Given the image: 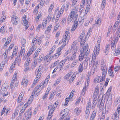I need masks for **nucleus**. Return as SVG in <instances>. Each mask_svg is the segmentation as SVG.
<instances>
[{
    "instance_id": "obj_52",
    "label": "nucleus",
    "mask_w": 120,
    "mask_h": 120,
    "mask_svg": "<svg viewBox=\"0 0 120 120\" xmlns=\"http://www.w3.org/2000/svg\"><path fill=\"white\" fill-rule=\"evenodd\" d=\"M61 80L60 79H58L56 81L55 83L54 84V85L56 86L59 83Z\"/></svg>"
},
{
    "instance_id": "obj_41",
    "label": "nucleus",
    "mask_w": 120,
    "mask_h": 120,
    "mask_svg": "<svg viewBox=\"0 0 120 120\" xmlns=\"http://www.w3.org/2000/svg\"><path fill=\"white\" fill-rule=\"evenodd\" d=\"M4 64L5 63L4 62L1 63L0 64V71H1L2 70Z\"/></svg>"
},
{
    "instance_id": "obj_60",
    "label": "nucleus",
    "mask_w": 120,
    "mask_h": 120,
    "mask_svg": "<svg viewBox=\"0 0 120 120\" xmlns=\"http://www.w3.org/2000/svg\"><path fill=\"white\" fill-rule=\"evenodd\" d=\"M120 67L119 66H116L114 68V69L115 72L117 71L120 70Z\"/></svg>"
},
{
    "instance_id": "obj_27",
    "label": "nucleus",
    "mask_w": 120,
    "mask_h": 120,
    "mask_svg": "<svg viewBox=\"0 0 120 120\" xmlns=\"http://www.w3.org/2000/svg\"><path fill=\"white\" fill-rule=\"evenodd\" d=\"M81 112V109L79 108H76L74 110V112H76L77 115H79Z\"/></svg>"
},
{
    "instance_id": "obj_5",
    "label": "nucleus",
    "mask_w": 120,
    "mask_h": 120,
    "mask_svg": "<svg viewBox=\"0 0 120 120\" xmlns=\"http://www.w3.org/2000/svg\"><path fill=\"white\" fill-rule=\"evenodd\" d=\"M68 30H66L65 32L63 37L64 41L63 44L58 49L57 51L61 53L62 52V50L64 47L68 43L70 38V34L69 33Z\"/></svg>"
},
{
    "instance_id": "obj_20",
    "label": "nucleus",
    "mask_w": 120,
    "mask_h": 120,
    "mask_svg": "<svg viewBox=\"0 0 120 120\" xmlns=\"http://www.w3.org/2000/svg\"><path fill=\"white\" fill-rule=\"evenodd\" d=\"M73 25L71 29V30L72 31H74L77 27L78 24V22L77 21L75 22Z\"/></svg>"
},
{
    "instance_id": "obj_64",
    "label": "nucleus",
    "mask_w": 120,
    "mask_h": 120,
    "mask_svg": "<svg viewBox=\"0 0 120 120\" xmlns=\"http://www.w3.org/2000/svg\"><path fill=\"white\" fill-rule=\"evenodd\" d=\"M55 94V93L54 91H52L50 95L49 98H52L54 95Z\"/></svg>"
},
{
    "instance_id": "obj_23",
    "label": "nucleus",
    "mask_w": 120,
    "mask_h": 120,
    "mask_svg": "<svg viewBox=\"0 0 120 120\" xmlns=\"http://www.w3.org/2000/svg\"><path fill=\"white\" fill-rule=\"evenodd\" d=\"M113 70L112 69L111 67H110L108 69V72L109 75L113 77L114 75L113 73Z\"/></svg>"
},
{
    "instance_id": "obj_30",
    "label": "nucleus",
    "mask_w": 120,
    "mask_h": 120,
    "mask_svg": "<svg viewBox=\"0 0 120 120\" xmlns=\"http://www.w3.org/2000/svg\"><path fill=\"white\" fill-rule=\"evenodd\" d=\"M83 63H81L79 67V72H82L83 70Z\"/></svg>"
},
{
    "instance_id": "obj_3",
    "label": "nucleus",
    "mask_w": 120,
    "mask_h": 120,
    "mask_svg": "<svg viewBox=\"0 0 120 120\" xmlns=\"http://www.w3.org/2000/svg\"><path fill=\"white\" fill-rule=\"evenodd\" d=\"M101 42L100 37H99L97 43L96 45L95 46L94 49L93 53V56L92 60L89 62L90 65H91L95 61L96 56L98 55L99 53L100 50V43Z\"/></svg>"
},
{
    "instance_id": "obj_24",
    "label": "nucleus",
    "mask_w": 120,
    "mask_h": 120,
    "mask_svg": "<svg viewBox=\"0 0 120 120\" xmlns=\"http://www.w3.org/2000/svg\"><path fill=\"white\" fill-rule=\"evenodd\" d=\"M91 31H92L91 29V28H90L89 29V30H88V32H87V34L88 35L87 36H86L85 37H84H84L85 38V39L84 40V41L85 42V40H86V38H87V37H88V35L89 36L90 35V34L91 33ZM84 32V36L85 34V32L84 31H83L82 32H82ZM82 34H82H81L80 35H81Z\"/></svg>"
},
{
    "instance_id": "obj_48",
    "label": "nucleus",
    "mask_w": 120,
    "mask_h": 120,
    "mask_svg": "<svg viewBox=\"0 0 120 120\" xmlns=\"http://www.w3.org/2000/svg\"><path fill=\"white\" fill-rule=\"evenodd\" d=\"M52 16V14H49L46 20H48L49 21L50 20Z\"/></svg>"
},
{
    "instance_id": "obj_19",
    "label": "nucleus",
    "mask_w": 120,
    "mask_h": 120,
    "mask_svg": "<svg viewBox=\"0 0 120 120\" xmlns=\"http://www.w3.org/2000/svg\"><path fill=\"white\" fill-rule=\"evenodd\" d=\"M96 111L97 110L96 109H94L91 116L90 120H93L94 119L96 114Z\"/></svg>"
},
{
    "instance_id": "obj_4",
    "label": "nucleus",
    "mask_w": 120,
    "mask_h": 120,
    "mask_svg": "<svg viewBox=\"0 0 120 120\" xmlns=\"http://www.w3.org/2000/svg\"><path fill=\"white\" fill-rule=\"evenodd\" d=\"M78 6H76L71 11L67 19V20L68 22H70L72 21L74 22L77 20L78 16L77 14L78 10Z\"/></svg>"
},
{
    "instance_id": "obj_49",
    "label": "nucleus",
    "mask_w": 120,
    "mask_h": 120,
    "mask_svg": "<svg viewBox=\"0 0 120 120\" xmlns=\"http://www.w3.org/2000/svg\"><path fill=\"white\" fill-rule=\"evenodd\" d=\"M6 17L5 16H2L0 20V22L2 23L4 21V20L6 19Z\"/></svg>"
},
{
    "instance_id": "obj_21",
    "label": "nucleus",
    "mask_w": 120,
    "mask_h": 120,
    "mask_svg": "<svg viewBox=\"0 0 120 120\" xmlns=\"http://www.w3.org/2000/svg\"><path fill=\"white\" fill-rule=\"evenodd\" d=\"M99 89L98 86H97L95 88V91L94 93V94L95 95V96L97 95L99 93Z\"/></svg>"
},
{
    "instance_id": "obj_29",
    "label": "nucleus",
    "mask_w": 120,
    "mask_h": 120,
    "mask_svg": "<svg viewBox=\"0 0 120 120\" xmlns=\"http://www.w3.org/2000/svg\"><path fill=\"white\" fill-rule=\"evenodd\" d=\"M28 82V80L25 79H23L21 83V85H25L26 86Z\"/></svg>"
},
{
    "instance_id": "obj_42",
    "label": "nucleus",
    "mask_w": 120,
    "mask_h": 120,
    "mask_svg": "<svg viewBox=\"0 0 120 120\" xmlns=\"http://www.w3.org/2000/svg\"><path fill=\"white\" fill-rule=\"evenodd\" d=\"M41 76H37V75L36 78L34 79V82H35V83H37V82H38L39 81Z\"/></svg>"
},
{
    "instance_id": "obj_54",
    "label": "nucleus",
    "mask_w": 120,
    "mask_h": 120,
    "mask_svg": "<svg viewBox=\"0 0 120 120\" xmlns=\"http://www.w3.org/2000/svg\"><path fill=\"white\" fill-rule=\"evenodd\" d=\"M21 43L22 45H25V44L26 43V41L25 39L24 38H23L21 39Z\"/></svg>"
},
{
    "instance_id": "obj_10",
    "label": "nucleus",
    "mask_w": 120,
    "mask_h": 120,
    "mask_svg": "<svg viewBox=\"0 0 120 120\" xmlns=\"http://www.w3.org/2000/svg\"><path fill=\"white\" fill-rule=\"evenodd\" d=\"M77 41H75L73 42L71 47V49L72 51H78L79 49V46L77 45Z\"/></svg>"
},
{
    "instance_id": "obj_7",
    "label": "nucleus",
    "mask_w": 120,
    "mask_h": 120,
    "mask_svg": "<svg viewBox=\"0 0 120 120\" xmlns=\"http://www.w3.org/2000/svg\"><path fill=\"white\" fill-rule=\"evenodd\" d=\"M58 104V101H56L52 105H50L48 107V109L49 110V112L48 116L47 118V120H50L52 116V114L54 111L56 109Z\"/></svg>"
},
{
    "instance_id": "obj_28",
    "label": "nucleus",
    "mask_w": 120,
    "mask_h": 120,
    "mask_svg": "<svg viewBox=\"0 0 120 120\" xmlns=\"http://www.w3.org/2000/svg\"><path fill=\"white\" fill-rule=\"evenodd\" d=\"M52 25H49L48 27L46 29L45 31L46 34H48L51 30L52 27Z\"/></svg>"
},
{
    "instance_id": "obj_47",
    "label": "nucleus",
    "mask_w": 120,
    "mask_h": 120,
    "mask_svg": "<svg viewBox=\"0 0 120 120\" xmlns=\"http://www.w3.org/2000/svg\"><path fill=\"white\" fill-rule=\"evenodd\" d=\"M43 56L42 55H41L40 56L39 58L38 59V62H40L43 59Z\"/></svg>"
},
{
    "instance_id": "obj_45",
    "label": "nucleus",
    "mask_w": 120,
    "mask_h": 120,
    "mask_svg": "<svg viewBox=\"0 0 120 120\" xmlns=\"http://www.w3.org/2000/svg\"><path fill=\"white\" fill-rule=\"evenodd\" d=\"M47 23V22L46 20H43L42 24V26H43V27L42 28L43 29L44 28L46 27Z\"/></svg>"
},
{
    "instance_id": "obj_43",
    "label": "nucleus",
    "mask_w": 120,
    "mask_h": 120,
    "mask_svg": "<svg viewBox=\"0 0 120 120\" xmlns=\"http://www.w3.org/2000/svg\"><path fill=\"white\" fill-rule=\"evenodd\" d=\"M18 74V71H16L13 75V77L12 78V79L15 80H17V78L16 77L17 76Z\"/></svg>"
},
{
    "instance_id": "obj_18",
    "label": "nucleus",
    "mask_w": 120,
    "mask_h": 120,
    "mask_svg": "<svg viewBox=\"0 0 120 120\" xmlns=\"http://www.w3.org/2000/svg\"><path fill=\"white\" fill-rule=\"evenodd\" d=\"M66 61V60L64 59L61 61L58 65V68L63 67Z\"/></svg>"
},
{
    "instance_id": "obj_16",
    "label": "nucleus",
    "mask_w": 120,
    "mask_h": 120,
    "mask_svg": "<svg viewBox=\"0 0 120 120\" xmlns=\"http://www.w3.org/2000/svg\"><path fill=\"white\" fill-rule=\"evenodd\" d=\"M26 18V16H25V17H23L24 20H23V25L24 26H25V28L26 29L28 28V27H29V25L28 24V21L27 20H26L25 19Z\"/></svg>"
},
{
    "instance_id": "obj_15",
    "label": "nucleus",
    "mask_w": 120,
    "mask_h": 120,
    "mask_svg": "<svg viewBox=\"0 0 120 120\" xmlns=\"http://www.w3.org/2000/svg\"><path fill=\"white\" fill-rule=\"evenodd\" d=\"M116 44L114 40H112L111 42V48L113 50H115L116 49L115 44Z\"/></svg>"
},
{
    "instance_id": "obj_62",
    "label": "nucleus",
    "mask_w": 120,
    "mask_h": 120,
    "mask_svg": "<svg viewBox=\"0 0 120 120\" xmlns=\"http://www.w3.org/2000/svg\"><path fill=\"white\" fill-rule=\"evenodd\" d=\"M42 26L41 24L38 25L37 27L36 30L37 31H39L40 30V28Z\"/></svg>"
},
{
    "instance_id": "obj_9",
    "label": "nucleus",
    "mask_w": 120,
    "mask_h": 120,
    "mask_svg": "<svg viewBox=\"0 0 120 120\" xmlns=\"http://www.w3.org/2000/svg\"><path fill=\"white\" fill-rule=\"evenodd\" d=\"M105 76L102 75V76H99L94 79V82L95 83H97L103 81L105 78Z\"/></svg>"
},
{
    "instance_id": "obj_58",
    "label": "nucleus",
    "mask_w": 120,
    "mask_h": 120,
    "mask_svg": "<svg viewBox=\"0 0 120 120\" xmlns=\"http://www.w3.org/2000/svg\"><path fill=\"white\" fill-rule=\"evenodd\" d=\"M60 26V25L59 24H57L56 25L55 27L54 28V32H55L56 31L57 29H58L59 27Z\"/></svg>"
},
{
    "instance_id": "obj_12",
    "label": "nucleus",
    "mask_w": 120,
    "mask_h": 120,
    "mask_svg": "<svg viewBox=\"0 0 120 120\" xmlns=\"http://www.w3.org/2000/svg\"><path fill=\"white\" fill-rule=\"evenodd\" d=\"M18 18L15 16L13 15L11 17V21L14 24L17 25L18 24Z\"/></svg>"
},
{
    "instance_id": "obj_6",
    "label": "nucleus",
    "mask_w": 120,
    "mask_h": 120,
    "mask_svg": "<svg viewBox=\"0 0 120 120\" xmlns=\"http://www.w3.org/2000/svg\"><path fill=\"white\" fill-rule=\"evenodd\" d=\"M48 82V80L47 79L45 80L44 82H42L40 85L36 87L32 93V95L30 96V98H33V96L35 94V96H37L38 95V93L40 92L41 89L45 87L47 83Z\"/></svg>"
},
{
    "instance_id": "obj_25",
    "label": "nucleus",
    "mask_w": 120,
    "mask_h": 120,
    "mask_svg": "<svg viewBox=\"0 0 120 120\" xmlns=\"http://www.w3.org/2000/svg\"><path fill=\"white\" fill-rule=\"evenodd\" d=\"M90 77V75H88L87 77V78L85 82V86H84L85 87H86V88H87V87L89 86V78Z\"/></svg>"
},
{
    "instance_id": "obj_51",
    "label": "nucleus",
    "mask_w": 120,
    "mask_h": 120,
    "mask_svg": "<svg viewBox=\"0 0 120 120\" xmlns=\"http://www.w3.org/2000/svg\"><path fill=\"white\" fill-rule=\"evenodd\" d=\"M37 64V60H35L33 61L32 64V66H33L35 68Z\"/></svg>"
},
{
    "instance_id": "obj_59",
    "label": "nucleus",
    "mask_w": 120,
    "mask_h": 120,
    "mask_svg": "<svg viewBox=\"0 0 120 120\" xmlns=\"http://www.w3.org/2000/svg\"><path fill=\"white\" fill-rule=\"evenodd\" d=\"M53 5L51 4L49 8L48 11L49 12H51L53 8Z\"/></svg>"
},
{
    "instance_id": "obj_39",
    "label": "nucleus",
    "mask_w": 120,
    "mask_h": 120,
    "mask_svg": "<svg viewBox=\"0 0 120 120\" xmlns=\"http://www.w3.org/2000/svg\"><path fill=\"white\" fill-rule=\"evenodd\" d=\"M86 87L84 86L81 92V94L82 95H84L85 94V91L86 90Z\"/></svg>"
},
{
    "instance_id": "obj_36",
    "label": "nucleus",
    "mask_w": 120,
    "mask_h": 120,
    "mask_svg": "<svg viewBox=\"0 0 120 120\" xmlns=\"http://www.w3.org/2000/svg\"><path fill=\"white\" fill-rule=\"evenodd\" d=\"M64 59H66V61L68 60V61H72L74 59L72 57V56H67Z\"/></svg>"
},
{
    "instance_id": "obj_56",
    "label": "nucleus",
    "mask_w": 120,
    "mask_h": 120,
    "mask_svg": "<svg viewBox=\"0 0 120 120\" xmlns=\"http://www.w3.org/2000/svg\"><path fill=\"white\" fill-rule=\"evenodd\" d=\"M60 16L59 15H57L56 18L55 23H57L58 21L59 20Z\"/></svg>"
},
{
    "instance_id": "obj_2",
    "label": "nucleus",
    "mask_w": 120,
    "mask_h": 120,
    "mask_svg": "<svg viewBox=\"0 0 120 120\" xmlns=\"http://www.w3.org/2000/svg\"><path fill=\"white\" fill-rule=\"evenodd\" d=\"M37 38L36 36V38H34L32 40L31 44L32 47L29 49L27 53V56L28 57L36 49L37 46L36 45V44L37 43L39 45H40L41 43V38L40 37L38 39Z\"/></svg>"
},
{
    "instance_id": "obj_31",
    "label": "nucleus",
    "mask_w": 120,
    "mask_h": 120,
    "mask_svg": "<svg viewBox=\"0 0 120 120\" xmlns=\"http://www.w3.org/2000/svg\"><path fill=\"white\" fill-rule=\"evenodd\" d=\"M97 101L96 100L94 99V100L92 102L93 104H92V109H94L97 104Z\"/></svg>"
},
{
    "instance_id": "obj_63",
    "label": "nucleus",
    "mask_w": 120,
    "mask_h": 120,
    "mask_svg": "<svg viewBox=\"0 0 120 120\" xmlns=\"http://www.w3.org/2000/svg\"><path fill=\"white\" fill-rule=\"evenodd\" d=\"M97 65L96 64H93V66L92 67V69L93 70L95 71L97 70Z\"/></svg>"
},
{
    "instance_id": "obj_33",
    "label": "nucleus",
    "mask_w": 120,
    "mask_h": 120,
    "mask_svg": "<svg viewBox=\"0 0 120 120\" xmlns=\"http://www.w3.org/2000/svg\"><path fill=\"white\" fill-rule=\"evenodd\" d=\"M7 91V89L5 87H2L0 90V93L2 94L6 92Z\"/></svg>"
},
{
    "instance_id": "obj_1",
    "label": "nucleus",
    "mask_w": 120,
    "mask_h": 120,
    "mask_svg": "<svg viewBox=\"0 0 120 120\" xmlns=\"http://www.w3.org/2000/svg\"><path fill=\"white\" fill-rule=\"evenodd\" d=\"M84 32H82V34L79 37L81 40L80 45L81 47H82L81 50V53L79 57V59L80 61H82L85 55L87 56L90 52V50L89 49V46L88 44H85L84 40L85 38L84 37Z\"/></svg>"
},
{
    "instance_id": "obj_35",
    "label": "nucleus",
    "mask_w": 120,
    "mask_h": 120,
    "mask_svg": "<svg viewBox=\"0 0 120 120\" xmlns=\"http://www.w3.org/2000/svg\"><path fill=\"white\" fill-rule=\"evenodd\" d=\"M56 48V47L55 46H52L51 48V50L50 51L49 53L48 54L49 55H50L54 51Z\"/></svg>"
},
{
    "instance_id": "obj_13",
    "label": "nucleus",
    "mask_w": 120,
    "mask_h": 120,
    "mask_svg": "<svg viewBox=\"0 0 120 120\" xmlns=\"http://www.w3.org/2000/svg\"><path fill=\"white\" fill-rule=\"evenodd\" d=\"M42 69L41 66H39L36 70L35 72L37 76H41L42 75Z\"/></svg>"
},
{
    "instance_id": "obj_53",
    "label": "nucleus",
    "mask_w": 120,
    "mask_h": 120,
    "mask_svg": "<svg viewBox=\"0 0 120 120\" xmlns=\"http://www.w3.org/2000/svg\"><path fill=\"white\" fill-rule=\"evenodd\" d=\"M90 112H89V111H88V112H85V117L87 119L88 118Z\"/></svg>"
},
{
    "instance_id": "obj_14",
    "label": "nucleus",
    "mask_w": 120,
    "mask_h": 120,
    "mask_svg": "<svg viewBox=\"0 0 120 120\" xmlns=\"http://www.w3.org/2000/svg\"><path fill=\"white\" fill-rule=\"evenodd\" d=\"M119 114L118 112L116 111L115 112L112 116V119L114 120H117L119 118Z\"/></svg>"
},
{
    "instance_id": "obj_17",
    "label": "nucleus",
    "mask_w": 120,
    "mask_h": 120,
    "mask_svg": "<svg viewBox=\"0 0 120 120\" xmlns=\"http://www.w3.org/2000/svg\"><path fill=\"white\" fill-rule=\"evenodd\" d=\"M52 57L53 56H51V55H46L45 57L44 60H46L47 62L49 63L52 59Z\"/></svg>"
},
{
    "instance_id": "obj_37",
    "label": "nucleus",
    "mask_w": 120,
    "mask_h": 120,
    "mask_svg": "<svg viewBox=\"0 0 120 120\" xmlns=\"http://www.w3.org/2000/svg\"><path fill=\"white\" fill-rule=\"evenodd\" d=\"M15 67V64L13 63L11 66L10 68V71L11 73L13 71V70Z\"/></svg>"
},
{
    "instance_id": "obj_32",
    "label": "nucleus",
    "mask_w": 120,
    "mask_h": 120,
    "mask_svg": "<svg viewBox=\"0 0 120 120\" xmlns=\"http://www.w3.org/2000/svg\"><path fill=\"white\" fill-rule=\"evenodd\" d=\"M77 51H72V56H71L73 59L75 60L76 58V55Z\"/></svg>"
},
{
    "instance_id": "obj_40",
    "label": "nucleus",
    "mask_w": 120,
    "mask_h": 120,
    "mask_svg": "<svg viewBox=\"0 0 120 120\" xmlns=\"http://www.w3.org/2000/svg\"><path fill=\"white\" fill-rule=\"evenodd\" d=\"M61 53L57 51V52L53 56L55 58H57Z\"/></svg>"
},
{
    "instance_id": "obj_11",
    "label": "nucleus",
    "mask_w": 120,
    "mask_h": 120,
    "mask_svg": "<svg viewBox=\"0 0 120 120\" xmlns=\"http://www.w3.org/2000/svg\"><path fill=\"white\" fill-rule=\"evenodd\" d=\"M100 69L102 73V75L106 76L107 72V68L106 66L101 67Z\"/></svg>"
},
{
    "instance_id": "obj_61",
    "label": "nucleus",
    "mask_w": 120,
    "mask_h": 120,
    "mask_svg": "<svg viewBox=\"0 0 120 120\" xmlns=\"http://www.w3.org/2000/svg\"><path fill=\"white\" fill-rule=\"evenodd\" d=\"M105 5L106 2H102L101 4V8L102 9L105 8Z\"/></svg>"
},
{
    "instance_id": "obj_34",
    "label": "nucleus",
    "mask_w": 120,
    "mask_h": 120,
    "mask_svg": "<svg viewBox=\"0 0 120 120\" xmlns=\"http://www.w3.org/2000/svg\"><path fill=\"white\" fill-rule=\"evenodd\" d=\"M18 114V112L17 110H16L14 112V113H13L12 115V119H14L15 116L17 115Z\"/></svg>"
},
{
    "instance_id": "obj_8",
    "label": "nucleus",
    "mask_w": 120,
    "mask_h": 120,
    "mask_svg": "<svg viewBox=\"0 0 120 120\" xmlns=\"http://www.w3.org/2000/svg\"><path fill=\"white\" fill-rule=\"evenodd\" d=\"M65 8V5L63 4L60 10H59V8L58 7L55 11V13L56 15H59L60 16L63 13Z\"/></svg>"
},
{
    "instance_id": "obj_55",
    "label": "nucleus",
    "mask_w": 120,
    "mask_h": 120,
    "mask_svg": "<svg viewBox=\"0 0 120 120\" xmlns=\"http://www.w3.org/2000/svg\"><path fill=\"white\" fill-rule=\"evenodd\" d=\"M120 37V34H118L117 35V36L116 37L115 39V42L116 43H117V41L118 40Z\"/></svg>"
},
{
    "instance_id": "obj_50",
    "label": "nucleus",
    "mask_w": 120,
    "mask_h": 120,
    "mask_svg": "<svg viewBox=\"0 0 120 120\" xmlns=\"http://www.w3.org/2000/svg\"><path fill=\"white\" fill-rule=\"evenodd\" d=\"M109 46L110 45H106L105 48V53H107V52L108 51L109 48Z\"/></svg>"
},
{
    "instance_id": "obj_38",
    "label": "nucleus",
    "mask_w": 120,
    "mask_h": 120,
    "mask_svg": "<svg viewBox=\"0 0 120 120\" xmlns=\"http://www.w3.org/2000/svg\"><path fill=\"white\" fill-rule=\"evenodd\" d=\"M120 53V48H118L116 50V51L114 53L115 56H117Z\"/></svg>"
},
{
    "instance_id": "obj_26",
    "label": "nucleus",
    "mask_w": 120,
    "mask_h": 120,
    "mask_svg": "<svg viewBox=\"0 0 120 120\" xmlns=\"http://www.w3.org/2000/svg\"><path fill=\"white\" fill-rule=\"evenodd\" d=\"M79 63V61L78 60H75L72 63L71 66V68H73L77 64Z\"/></svg>"
},
{
    "instance_id": "obj_22",
    "label": "nucleus",
    "mask_w": 120,
    "mask_h": 120,
    "mask_svg": "<svg viewBox=\"0 0 120 120\" xmlns=\"http://www.w3.org/2000/svg\"><path fill=\"white\" fill-rule=\"evenodd\" d=\"M101 18L99 17H97L96 19L95 24L100 25L101 24Z\"/></svg>"
},
{
    "instance_id": "obj_44",
    "label": "nucleus",
    "mask_w": 120,
    "mask_h": 120,
    "mask_svg": "<svg viewBox=\"0 0 120 120\" xmlns=\"http://www.w3.org/2000/svg\"><path fill=\"white\" fill-rule=\"evenodd\" d=\"M72 74V72H70L65 75V79H68L69 77L71 76Z\"/></svg>"
},
{
    "instance_id": "obj_46",
    "label": "nucleus",
    "mask_w": 120,
    "mask_h": 120,
    "mask_svg": "<svg viewBox=\"0 0 120 120\" xmlns=\"http://www.w3.org/2000/svg\"><path fill=\"white\" fill-rule=\"evenodd\" d=\"M105 116V114L104 113H102L101 116L100 118V120H104Z\"/></svg>"
},
{
    "instance_id": "obj_57",
    "label": "nucleus",
    "mask_w": 120,
    "mask_h": 120,
    "mask_svg": "<svg viewBox=\"0 0 120 120\" xmlns=\"http://www.w3.org/2000/svg\"><path fill=\"white\" fill-rule=\"evenodd\" d=\"M77 21L78 22V23L79 22V23H81L82 24L83 23V20L81 18H79V19L78 20V21Z\"/></svg>"
}]
</instances>
